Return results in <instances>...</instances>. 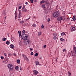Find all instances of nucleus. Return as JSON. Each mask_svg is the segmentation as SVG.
<instances>
[{"label": "nucleus", "instance_id": "obj_1", "mask_svg": "<svg viewBox=\"0 0 76 76\" xmlns=\"http://www.w3.org/2000/svg\"><path fill=\"white\" fill-rule=\"evenodd\" d=\"M25 30H23L22 31L23 34H25ZM21 37L23 39H24V40H27L28 35L25 34H23L21 35Z\"/></svg>", "mask_w": 76, "mask_h": 76}, {"label": "nucleus", "instance_id": "obj_2", "mask_svg": "<svg viewBox=\"0 0 76 76\" xmlns=\"http://www.w3.org/2000/svg\"><path fill=\"white\" fill-rule=\"evenodd\" d=\"M60 15V12L58 11H56L54 12L53 16L54 18H57Z\"/></svg>", "mask_w": 76, "mask_h": 76}, {"label": "nucleus", "instance_id": "obj_3", "mask_svg": "<svg viewBox=\"0 0 76 76\" xmlns=\"http://www.w3.org/2000/svg\"><path fill=\"white\" fill-rule=\"evenodd\" d=\"M7 67L10 70H12L13 69V66L12 64H10L7 65Z\"/></svg>", "mask_w": 76, "mask_h": 76}, {"label": "nucleus", "instance_id": "obj_4", "mask_svg": "<svg viewBox=\"0 0 76 76\" xmlns=\"http://www.w3.org/2000/svg\"><path fill=\"white\" fill-rule=\"evenodd\" d=\"M63 20V17L61 16H59L57 18V20L60 21V22H61V20Z\"/></svg>", "mask_w": 76, "mask_h": 76}, {"label": "nucleus", "instance_id": "obj_5", "mask_svg": "<svg viewBox=\"0 0 76 76\" xmlns=\"http://www.w3.org/2000/svg\"><path fill=\"white\" fill-rule=\"evenodd\" d=\"M23 57L24 59L25 60H26V61H28V58L26 56V55H25L24 54H23Z\"/></svg>", "mask_w": 76, "mask_h": 76}, {"label": "nucleus", "instance_id": "obj_6", "mask_svg": "<svg viewBox=\"0 0 76 76\" xmlns=\"http://www.w3.org/2000/svg\"><path fill=\"white\" fill-rule=\"evenodd\" d=\"M75 27H72V28H71V31H74L75 29Z\"/></svg>", "mask_w": 76, "mask_h": 76}, {"label": "nucleus", "instance_id": "obj_7", "mask_svg": "<svg viewBox=\"0 0 76 76\" xmlns=\"http://www.w3.org/2000/svg\"><path fill=\"white\" fill-rule=\"evenodd\" d=\"M42 8H43L44 10H45L46 9V7H45V5L44 4H43L42 5Z\"/></svg>", "mask_w": 76, "mask_h": 76}, {"label": "nucleus", "instance_id": "obj_8", "mask_svg": "<svg viewBox=\"0 0 76 76\" xmlns=\"http://www.w3.org/2000/svg\"><path fill=\"white\" fill-rule=\"evenodd\" d=\"M6 11H5V10H4L3 11L2 15H4V16H5V15H6Z\"/></svg>", "mask_w": 76, "mask_h": 76}, {"label": "nucleus", "instance_id": "obj_9", "mask_svg": "<svg viewBox=\"0 0 76 76\" xmlns=\"http://www.w3.org/2000/svg\"><path fill=\"white\" fill-rule=\"evenodd\" d=\"M22 9L23 10V12H26L27 11L26 9L24 8V7H23Z\"/></svg>", "mask_w": 76, "mask_h": 76}, {"label": "nucleus", "instance_id": "obj_10", "mask_svg": "<svg viewBox=\"0 0 76 76\" xmlns=\"http://www.w3.org/2000/svg\"><path fill=\"white\" fill-rule=\"evenodd\" d=\"M35 75H37L38 74V71L35 70L33 71Z\"/></svg>", "mask_w": 76, "mask_h": 76}, {"label": "nucleus", "instance_id": "obj_11", "mask_svg": "<svg viewBox=\"0 0 76 76\" xmlns=\"http://www.w3.org/2000/svg\"><path fill=\"white\" fill-rule=\"evenodd\" d=\"M10 47L11 48H15V47H14V45L11 44L10 45Z\"/></svg>", "mask_w": 76, "mask_h": 76}, {"label": "nucleus", "instance_id": "obj_12", "mask_svg": "<svg viewBox=\"0 0 76 76\" xmlns=\"http://www.w3.org/2000/svg\"><path fill=\"white\" fill-rule=\"evenodd\" d=\"M18 33L19 34V37L21 36V31H18Z\"/></svg>", "mask_w": 76, "mask_h": 76}, {"label": "nucleus", "instance_id": "obj_13", "mask_svg": "<svg viewBox=\"0 0 76 76\" xmlns=\"http://www.w3.org/2000/svg\"><path fill=\"white\" fill-rule=\"evenodd\" d=\"M20 14H21V13L20 12H19V14L18 15V18H20Z\"/></svg>", "mask_w": 76, "mask_h": 76}, {"label": "nucleus", "instance_id": "obj_14", "mask_svg": "<svg viewBox=\"0 0 76 76\" xmlns=\"http://www.w3.org/2000/svg\"><path fill=\"white\" fill-rule=\"evenodd\" d=\"M26 44H29V40H26Z\"/></svg>", "mask_w": 76, "mask_h": 76}, {"label": "nucleus", "instance_id": "obj_15", "mask_svg": "<svg viewBox=\"0 0 76 76\" xmlns=\"http://www.w3.org/2000/svg\"><path fill=\"white\" fill-rule=\"evenodd\" d=\"M41 34H42V33H41V32H39L38 34V36H40V35H41Z\"/></svg>", "mask_w": 76, "mask_h": 76}, {"label": "nucleus", "instance_id": "obj_16", "mask_svg": "<svg viewBox=\"0 0 76 76\" xmlns=\"http://www.w3.org/2000/svg\"><path fill=\"white\" fill-rule=\"evenodd\" d=\"M72 19H73V20H76V18L75 16H73L72 18Z\"/></svg>", "mask_w": 76, "mask_h": 76}, {"label": "nucleus", "instance_id": "obj_17", "mask_svg": "<svg viewBox=\"0 0 76 76\" xmlns=\"http://www.w3.org/2000/svg\"><path fill=\"white\" fill-rule=\"evenodd\" d=\"M74 50L75 51V54H76V47H74Z\"/></svg>", "mask_w": 76, "mask_h": 76}, {"label": "nucleus", "instance_id": "obj_18", "mask_svg": "<svg viewBox=\"0 0 76 76\" xmlns=\"http://www.w3.org/2000/svg\"><path fill=\"white\" fill-rule=\"evenodd\" d=\"M45 3V1L42 0L40 2V4H42V3Z\"/></svg>", "mask_w": 76, "mask_h": 76}, {"label": "nucleus", "instance_id": "obj_19", "mask_svg": "<svg viewBox=\"0 0 76 76\" xmlns=\"http://www.w3.org/2000/svg\"><path fill=\"white\" fill-rule=\"evenodd\" d=\"M57 35H56V36H55L53 37V39H57V37H56V36H57Z\"/></svg>", "mask_w": 76, "mask_h": 76}, {"label": "nucleus", "instance_id": "obj_20", "mask_svg": "<svg viewBox=\"0 0 76 76\" xmlns=\"http://www.w3.org/2000/svg\"><path fill=\"white\" fill-rule=\"evenodd\" d=\"M6 40V38H5L4 37L2 39V40L3 41H5Z\"/></svg>", "mask_w": 76, "mask_h": 76}, {"label": "nucleus", "instance_id": "obj_21", "mask_svg": "<svg viewBox=\"0 0 76 76\" xmlns=\"http://www.w3.org/2000/svg\"><path fill=\"white\" fill-rule=\"evenodd\" d=\"M36 64L37 66L39 65V62H38V61H37L36 62Z\"/></svg>", "mask_w": 76, "mask_h": 76}, {"label": "nucleus", "instance_id": "obj_22", "mask_svg": "<svg viewBox=\"0 0 76 76\" xmlns=\"http://www.w3.org/2000/svg\"><path fill=\"white\" fill-rule=\"evenodd\" d=\"M24 23V21L23 20L21 21L20 22V23H21V24H23Z\"/></svg>", "mask_w": 76, "mask_h": 76}, {"label": "nucleus", "instance_id": "obj_23", "mask_svg": "<svg viewBox=\"0 0 76 76\" xmlns=\"http://www.w3.org/2000/svg\"><path fill=\"white\" fill-rule=\"evenodd\" d=\"M60 40L61 41H64V39L62 38H61Z\"/></svg>", "mask_w": 76, "mask_h": 76}, {"label": "nucleus", "instance_id": "obj_24", "mask_svg": "<svg viewBox=\"0 0 76 76\" xmlns=\"http://www.w3.org/2000/svg\"><path fill=\"white\" fill-rule=\"evenodd\" d=\"M6 44H7V45H9V44H10V42L8 41H7L6 42Z\"/></svg>", "mask_w": 76, "mask_h": 76}, {"label": "nucleus", "instance_id": "obj_25", "mask_svg": "<svg viewBox=\"0 0 76 76\" xmlns=\"http://www.w3.org/2000/svg\"><path fill=\"white\" fill-rule=\"evenodd\" d=\"M72 56L73 57H75V56H75V53H73L72 54Z\"/></svg>", "mask_w": 76, "mask_h": 76}, {"label": "nucleus", "instance_id": "obj_26", "mask_svg": "<svg viewBox=\"0 0 76 76\" xmlns=\"http://www.w3.org/2000/svg\"><path fill=\"white\" fill-rule=\"evenodd\" d=\"M17 62L18 64H19L20 63V60H17Z\"/></svg>", "mask_w": 76, "mask_h": 76}, {"label": "nucleus", "instance_id": "obj_27", "mask_svg": "<svg viewBox=\"0 0 76 76\" xmlns=\"http://www.w3.org/2000/svg\"><path fill=\"white\" fill-rule=\"evenodd\" d=\"M15 69L16 70H18V69H19V67H18V66H17L16 67Z\"/></svg>", "mask_w": 76, "mask_h": 76}, {"label": "nucleus", "instance_id": "obj_28", "mask_svg": "<svg viewBox=\"0 0 76 76\" xmlns=\"http://www.w3.org/2000/svg\"><path fill=\"white\" fill-rule=\"evenodd\" d=\"M68 73H69V76H71V73H70V72L69 71L68 72Z\"/></svg>", "mask_w": 76, "mask_h": 76}, {"label": "nucleus", "instance_id": "obj_29", "mask_svg": "<svg viewBox=\"0 0 76 76\" xmlns=\"http://www.w3.org/2000/svg\"><path fill=\"white\" fill-rule=\"evenodd\" d=\"M34 56H38V53H36L35 54Z\"/></svg>", "mask_w": 76, "mask_h": 76}, {"label": "nucleus", "instance_id": "obj_30", "mask_svg": "<svg viewBox=\"0 0 76 76\" xmlns=\"http://www.w3.org/2000/svg\"><path fill=\"white\" fill-rule=\"evenodd\" d=\"M15 18H16V16L18 15V14H17V12H16V11H15Z\"/></svg>", "mask_w": 76, "mask_h": 76}, {"label": "nucleus", "instance_id": "obj_31", "mask_svg": "<svg viewBox=\"0 0 76 76\" xmlns=\"http://www.w3.org/2000/svg\"><path fill=\"white\" fill-rule=\"evenodd\" d=\"M61 35H65V33L64 32L62 33Z\"/></svg>", "mask_w": 76, "mask_h": 76}, {"label": "nucleus", "instance_id": "obj_32", "mask_svg": "<svg viewBox=\"0 0 76 76\" xmlns=\"http://www.w3.org/2000/svg\"><path fill=\"white\" fill-rule=\"evenodd\" d=\"M45 3L46 4H48V1H45Z\"/></svg>", "mask_w": 76, "mask_h": 76}, {"label": "nucleus", "instance_id": "obj_33", "mask_svg": "<svg viewBox=\"0 0 76 76\" xmlns=\"http://www.w3.org/2000/svg\"><path fill=\"white\" fill-rule=\"evenodd\" d=\"M30 1L31 2V3H33L34 2V0H30Z\"/></svg>", "mask_w": 76, "mask_h": 76}, {"label": "nucleus", "instance_id": "obj_34", "mask_svg": "<svg viewBox=\"0 0 76 76\" xmlns=\"http://www.w3.org/2000/svg\"><path fill=\"white\" fill-rule=\"evenodd\" d=\"M50 20H50V18H49L48 20V22H50Z\"/></svg>", "mask_w": 76, "mask_h": 76}, {"label": "nucleus", "instance_id": "obj_35", "mask_svg": "<svg viewBox=\"0 0 76 76\" xmlns=\"http://www.w3.org/2000/svg\"><path fill=\"white\" fill-rule=\"evenodd\" d=\"M36 26V24H34L33 25H32V26H34V27H35V26Z\"/></svg>", "mask_w": 76, "mask_h": 76}, {"label": "nucleus", "instance_id": "obj_36", "mask_svg": "<svg viewBox=\"0 0 76 76\" xmlns=\"http://www.w3.org/2000/svg\"><path fill=\"white\" fill-rule=\"evenodd\" d=\"M9 56H12V54L11 53H9L8 54Z\"/></svg>", "mask_w": 76, "mask_h": 76}, {"label": "nucleus", "instance_id": "obj_37", "mask_svg": "<svg viewBox=\"0 0 76 76\" xmlns=\"http://www.w3.org/2000/svg\"><path fill=\"white\" fill-rule=\"evenodd\" d=\"M1 59H2V60H3V59H4V57H3V56H1Z\"/></svg>", "mask_w": 76, "mask_h": 76}, {"label": "nucleus", "instance_id": "obj_38", "mask_svg": "<svg viewBox=\"0 0 76 76\" xmlns=\"http://www.w3.org/2000/svg\"><path fill=\"white\" fill-rule=\"evenodd\" d=\"M22 8V6H20V7H19V9H20Z\"/></svg>", "mask_w": 76, "mask_h": 76}, {"label": "nucleus", "instance_id": "obj_39", "mask_svg": "<svg viewBox=\"0 0 76 76\" xmlns=\"http://www.w3.org/2000/svg\"><path fill=\"white\" fill-rule=\"evenodd\" d=\"M41 28H44V25L43 24H42V25L41 26Z\"/></svg>", "mask_w": 76, "mask_h": 76}, {"label": "nucleus", "instance_id": "obj_40", "mask_svg": "<svg viewBox=\"0 0 76 76\" xmlns=\"http://www.w3.org/2000/svg\"><path fill=\"white\" fill-rule=\"evenodd\" d=\"M31 55H33V54H34V53H33V52H31Z\"/></svg>", "mask_w": 76, "mask_h": 76}, {"label": "nucleus", "instance_id": "obj_41", "mask_svg": "<svg viewBox=\"0 0 76 76\" xmlns=\"http://www.w3.org/2000/svg\"><path fill=\"white\" fill-rule=\"evenodd\" d=\"M20 70H22V67H20Z\"/></svg>", "mask_w": 76, "mask_h": 76}, {"label": "nucleus", "instance_id": "obj_42", "mask_svg": "<svg viewBox=\"0 0 76 76\" xmlns=\"http://www.w3.org/2000/svg\"><path fill=\"white\" fill-rule=\"evenodd\" d=\"M33 50V48H30V51H32V50Z\"/></svg>", "mask_w": 76, "mask_h": 76}, {"label": "nucleus", "instance_id": "obj_43", "mask_svg": "<svg viewBox=\"0 0 76 76\" xmlns=\"http://www.w3.org/2000/svg\"><path fill=\"white\" fill-rule=\"evenodd\" d=\"M66 51V49H64L63 50V52H64V51Z\"/></svg>", "mask_w": 76, "mask_h": 76}, {"label": "nucleus", "instance_id": "obj_44", "mask_svg": "<svg viewBox=\"0 0 76 76\" xmlns=\"http://www.w3.org/2000/svg\"><path fill=\"white\" fill-rule=\"evenodd\" d=\"M31 18V17H30L28 18H26V20H29V19H30V18Z\"/></svg>", "mask_w": 76, "mask_h": 76}, {"label": "nucleus", "instance_id": "obj_45", "mask_svg": "<svg viewBox=\"0 0 76 76\" xmlns=\"http://www.w3.org/2000/svg\"><path fill=\"white\" fill-rule=\"evenodd\" d=\"M13 55L14 56H16V53H14Z\"/></svg>", "mask_w": 76, "mask_h": 76}, {"label": "nucleus", "instance_id": "obj_46", "mask_svg": "<svg viewBox=\"0 0 76 76\" xmlns=\"http://www.w3.org/2000/svg\"><path fill=\"white\" fill-rule=\"evenodd\" d=\"M44 48H46V45H44Z\"/></svg>", "mask_w": 76, "mask_h": 76}, {"label": "nucleus", "instance_id": "obj_47", "mask_svg": "<svg viewBox=\"0 0 76 76\" xmlns=\"http://www.w3.org/2000/svg\"><path fill=\"white\" fill-rule=\"evenodd\" d=\"M34 2H37V0H34Z\"/></svg>", "mask_w": 76, "mask_h": 76}, {"label": "nucleus", "instance_id": "obj_48", "mask_svg": "<svg viewBox=\"0 0 76 76\" xmlns=\"http://www.w3.org/2000/svg\"><path fill=\"white\" fill-rule=\"evenodd\" d=\"M56 61H57V58H56Z\"/></svg>", "mask_w": 76, "mask_h": 76}, {"label": "nucleus", "instance_id": "obj_49", "mask_svg": "<svg viewBox=\"0 0 76 76\" xmlns=\"http://www.w3.org/2000/svg\"><path fill=\"white\" fill-rule=\"evenodd\" d=\"M4 56H7L6 53H4Z\"/></svg>", "mask_w": 76, "mask_h": 76}, {"label": "nucleus", "instance_id": "obj_50", "mask_svg": "<svg viewBox=\"0 0 76 76\" xmlns=\"http://www.w3.org/2000/svg\"><path fill=\"white\" fill-rule=\"evenodd\" d=\"M18 21H19V20H20V19H18Z\"/></svg>", "mask_w": 76, "mask_h": 76}, {"label": "nucleus", "instance_id": "obj_51", "mask_svg": "<svg viewBox=\"0 0 76 76\" xmlns=\"http://www.w3.org/2000/svg\"><path fill=\"white\" fill-rule=\"evenodd\" d=\"M26 4H28V3H27V2H26Z\"/></svg>", "mask_w": 76, "mask_h": 76}, {"label": "nucleus", "instance_id": "obj_52", "mask_svg": "<svg viewBox=\"0 0 76 76\" xmlns=\"http://www.w3.org/2000/svg\"><path fill=\"white\" fill-rule=\"evenodd\" d=\"M50 28H51V27H52L51 26H50Z\"/></svg>", "mask_w": 76, "mask_h": 76}, {"label": "nucleus", "instance_id": "obj_53", "mask_svg": "<svg viewBox=\"0 0 76 76\" xmlns=\"http://www.w3.org/2000/svg\"><path fill=\"white\" fill-rule=\"evenodd\" d=\"M4 18H5V19H6V16L5 17H4Z\"/></svg>", "mask_w": 76, "mask_h": 76}, {"label": "nucleus", "instance_id": "obj_54", "mask_svg": "<svg viewBox=\"0 0 76 76\" xmlns=\"http://www.w3.org/2000/svg\"><path fill=\"white\" fill-rule=\"evenodd\" d=\"M33 18H35V17H33Z\"/></svg>", "mask_w": 76, "mask_h": 76}, {"label": "nucleus", "instance_id": "obj_55", "mask_svg": "<svg viewBox=\"0 0 76 76\" xmlns=\"http://www.w3.org/2000/svg\"><path fill=\"white\" fill-rule=\"evenodd\" d=\"M8 36H9V35H8Z\"/></svg>", "mask_w": 76, "mask_h": 76}]
</instances>
